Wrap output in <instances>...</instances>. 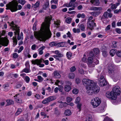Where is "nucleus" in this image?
<instances>
[{
    "mask_svg": "<svg viewBox=\"0 0 121 121\" xmlns=\"http://www.w3.org/2000/svg\"><path fill=\"white\" fill-rule=\"evenodd\" d=\"M50 20L46 18L44 22L41 25L40 31L34 33L35 38L40 41H45L51 37V33L49 29Z\"/></svg>",
    "mask_w": 121,
    "mask_h": 121,
    "instance_id": "1",
    "label": "nucleus"
},
{
    "mask_svg": "<svg viewBox=\"0 0 121 121\" xmlns=\"http://www.w3.org/2000/svg\"><path fill=\"white\" fill-rule=\"evenodd\" d=\"M87 90V93L89 95H91L95 93H97L99 91V87L96 85L95 83V85L91 86H86V87Z\"/></svg>",
    "mask_w": 121,
    "mask_h": 121,
    "instance_id": "2",
    "label": "nucleus"
},
{
    "mask_svg": "<svg viewBox=\"0 0 121 121\" xmlns=\"http://www.w3.org/2000/svg\"><path fill=\"white\" fill-rule=\"evenodd\" d=\"M8 23L9 24V26L12 27L13 30H15L14 32L15 35H16L17 34L18 35L17 39L18 40L21 39H22V37L20 35L19 27L17 25L14 24L13 21H12L10 23L9 22H8Z\"/></svg>",
    "mask_w": 121,
    "mask_h": 121,
    "instance_id": "3",
    "label": "nucleus"
},
{
    "mask_svg": "<svg viewBox=\"0 0 121 121\" xmlns=\"http://www.w3.org/2000/svg\"><path fill=\"white\" fill-rule=\"evenodd\" d=\"M18 3L16 2L12 1L6 5V9H10L12 12H15L18 10Z\"/></svg>",
    "mask_w": 121,
    "mask_h": 121,
    "instance_id": "4",
    "label": "nucleus"
},
{
    "mask_svg": "<svg viewBox=\"0 0 121 121\" xmlns=\"http://www.w3.org/2000/svg\"><path fill=\"white\" fill-rule=\"evenodd\" d=\"M101 101L98 97L93 98L91 100V104L93 108H95L99 106L101 103Z\"/></svg>",
    "mask_w": 121,
    "mask_h": 121,
    "instance_id": "5",
    "label": "nucleus"
},
{
    "mask_svg": "<svg viewBox=\"0 0 121 121\" xmlns=\"http://www.w3.org/2000/svg\"><path fill=\"white\" fill-rule=\"evenodd\" d=\"M82 82L84 84L87 85L88 86H92L95 85V83L93 81L91 80L86 79H83L82 80Z\"/></svg>",
    "mask_w": 121,
    "mask_h": 121,
    "instance_id": "6",
    "label": "nucleus"
},
{
    "mask_svg": "<svg viewBox=\"0 0 121 121\" xmlns=\"http://www.w3.org/2000/svg\"><path fill=\"white\" fill-rule=\"evenodd\" d=\"M117 95H118L117 94L112 91H111L110 93L107 92L106 94V96L107 98L113 100H115L117 99Z\"/></svg>",
    "mask_w": 121,
    "mask_h": 121,
    "instance_id": "7",
    "label": "nucleus"
},
{
    "mask_svg": "<svg viewBox=\"0 0 121 121\" xmlns=\"http://www.w3.org/2000/svg\"><path fill=\"white\" fill-rule=\"evenodd\" d=\"M55 54L56 55H54L53 56L56 60L60 61L62 60L61 57L64 56L63 54L60 53L58 50H56L55 51Z\"/></svg>",
    "mask_w": 121,
    "mask_h": 121,
    "instance_id": "8",
    "label": "nucleus"
},
{
    "mask_svg": "<svg viewBox=\"0 0 121 121\" xmlns=\"http://www.w3.org/2000/svg\"><path fill=\"white\" fill-rule=\"evenodd\" d=\"M99 86H104L107 84V82L104 78V76L101 75L99 79Z\"/></svg>",
    "mask_w": 121,
    "mask_h": 121,
    "instance_id": "9",
    "label": "nucleus"
},
{
    "mask_svg": "<svg viewBox=\"0 0 121 121\" xmlns=\"http://www.w3.org/2000/svg\"><path fill=\"white\" fill-rule=\"evenodd\" d=\"M114 66L113 65H109L108 68V72L109 74L112 76H114L115 73L114 68Z\"/></svg>",
    "mask_w": 121,
    "mask_h": 121,
    "instance_id": "10",
    "label": "nucleus"
},
{
    "mask_svg": "<svg viewBox=\"0 0 121 121\" xmlns=\"http://www.w3.org/2000/svg\"><path fill=\"white\" fill-rule=\"evenodd\" d=\"M87 64L90 67H94L95 66L94 62V60L93 58L90 56L88 57V59Z\"/></svg>",
    "mask_w": 121,
    "mask_h": 121,
    "instance_id": "11",
    "label": "nucleus"
},
{
    "mask_svg": "<svg viewBox=\"0 0 121 121\" xmlns=\"http://www.w3.org/2000/svg\"><path fill=\"white\" fill-rule=\"evenodd\" d=\"M94 21L93 20L91 21H88L87 24V28L91 30L94 29V27L96 26V23L94 22Z\"/></svg>",
    "mask_w": 121,
    "mask_h": 121,
    "instance_id": "12",
    "label": "nucleus"
},
{
    "mask_svg": "<svg viewBox=\"0 0 121 121\" xmlns=\"http://www.w3.org/2000/svg\"><path fill=\"white\" fill-rule=\"evenodd\" d=\"M42 60L37 59L34 60L32 61V64L34 65L37 64L38 65H39V67H42L44 66V64H40L42 62Z\"/></svg>",
    "mask_w": 121,
    "mask_h": 121,
    "instance_id": "13",
    "label": "nucleus"
},
{
    "mask_svg": "<svg viewBox=\"0 0 121 121\" xmlns=\"http://www.w3.org/2000/svg\"><path fill=\"white\" fill-rule=\"evenodd\" d=\"M112 91L117 94V95H120L121 93V91L120 90V87L117 86L114 87L113 88Z\"/></svg>",
    "mask_w": 121,
    "mask_h": 121,
    "instance_id": "14",
    "label": "nucleus"
},
{
    "mask_svg": "<svg viewBox=\"0 0 121 121\" xmlns=\"http://www.w3.org/2000/svg\"><path fill=\"white\" fill-rule=\"evenodd\" d=\"M0 44L4 46H7L8 43L3 38H1L0 39Z\"/></svg>",
    "mask_w": 121,
    "mask_h": 121,
    "instance_id": "15",
    "label": "nucleus"
},
{
    "mask_svg": "<svg viewBox=\"0 0 121 121\" xmlns=\"http://www.w3.org/2000/svg\"><path fill=\"white\" fill-rule=\"evenodd\" d=\"M112 16V14L111 13L108 12L107 11L105 12L103 15L102 17L105 18H107L108 17L111 18Z\"/></svg>",
    "mask_w": 121,
    "mask_h": 121,
    "instance_id": "16",
    "label": "nucleus"
},
{
    "mask_svg": "<svg viewBox=\"0 0 121 121\" xmlns=\"http://www.w3.org/2000/svg\"><path fill=\"white\" fill-rule=\"evenodd\" d=\"M53 73L55 78H59L61 77V75L58 71H55Z\"/></svg>",
    "mask_w": 121,
    "mask_h": 121,
    "instance_id": "17",
    "label": "nucleus"
},
{
    "mask_svg": "<svg viewBox=\"0 0 121 121\" xmlns=\"http://www.w3.org/2000/svg\"><path fill=\"white\" fill-rule=\"evenodd\" d=\"M40 2L39 1H37L34 4L32 5V7L33 8V9H36V8L39 7V6Z\"/></svg>",
    "mask_w": 121,
    "mask_h": 121,
    "instance_id": "18",
    "label": "nucleus"
},
{
    "mask_svg": "<svg viewBox=\"0 0 121 121\" xmlns=\"http://www.w3.org/2000/svg\"><path fill=\"white\" fill-rule=\"evenodd\" d=\"M90 1L92 4L96 6L100 4L99 0H91Z\"/></svg>",
    "mask_w": 121,
    "mask_h": 121,
    "instance_id": "19",
    "label": "nucleus"
},
{
    "mask_svg": "<svg viewBox=\"0 0 121 121\" xmlns=\"http://www.w3.org/2000/svg\"><path fill=\"white\" fill-rule=\"evenodd\" d=\"M71 87L69 85H65L64 86V89L65 91L67 92H68L71 89Z\"/></svg>",
    "mask_w": 121,
    "mask_h": 121,
    "instance_id": "20",
    "label": "nucleus"
},
{
    "mask_svg": "<svg viewBox=\"0 0 121 121\" xmlns=\"http://www.w3.org/2000/svg\"><path fill=\"white\" fill-rule=\"evenodd\" d=\"M65 6L67 7H73L74 5V3H72L70 1V2L69 3H66L65 4Z\"/></svg>",
    "mask_w": 121,
    "mask_h": 121,
    "instance_id": "21",
    "label": "nucleus"
},
{
    "mask_svg": "<svg viewBox=\"0 0 121 121\" xmlns=\"http://www.w3.org/2000/svg\"><path fill=\"white\" fill-rule=\"evenodd\" d=\"M117 51V50L115 49L111 50L110 51V55L112 56H113Z\"/></svg>",
    "mask_w": 121,
    "mask_h": 121,
    "instance_id": "22",
    "label": "nucleus"
},
{
    "mask_svg": "<svg viewBox=\"0 0 121 121\" xmlns=\"http://www.w3.org/2000/svg\"><path fill=\"white\" fill-rule=\"evenodd\" d=\"M22 111V110L21 108H18L15 113V115L16 116L18 115L21 113Z\"/></svg>",
    "mask_w": 121,
    "mask_h": 121,
    "instance_id": "23",
    "label": "nucleus"
},
{
    "mask_svg": "<svg viewBox=\"0 0 121 121\" xmlns=\"http://www.w3.org/2000/svg\"><path fill=\"white\" fill-rule=\"evenodd\" d=\"M7 102V105H9L11 104H14V102L12 100L10 99H7L6 100Z\"/></svg>",
    "mask_w": 121,
    "mask_h": 121,
    "instance_id": "24",
    "label": "nucleus"
},
{
    "mask_svg": "<svg viewBox=\"0 0 121 121\" xmlns=\"http://www.w3.org/2000/svg\"><path fill=\"white\" fill-rule=\"evenodd\" d=\"M49 102L51 101L54 100L56 99V98L55 96H52L49 97L48 98Z\"/></svg>",
    "mask_w": 121,
    "mask_h": 121,
    "instance_id": "25",
    "label": "nucleus"
},
{
    "mask_svg": "<svg viewBox=\"0 0 121 121\" xmlns=\"http://www.w3.org/2000/svg\"><path fill=\"white\" fill-rule=\"evenodd\" d=\"M60 23V21L59 20H57L56 21H54V24L57 26V27H59Z\"/></svg>",
    "mask_w": 121,
    "mask_h": 121,
    "instance_id": "26",
    "label": "nucleus"
},
{
    "mask_svg": "<svg viewBox=\"0 0 121 121\" xmlns=\"http://www.w3.org/2000/svg\"><path fill=\"white\" fill-rule=\"evenodd\" d=\"M77 17L78 18H79L81 17L82 18H84L85 17V15L84 13L81 14L79 13L77 15Z\"/></svg>",
    "mask_w": 121,
    "mask_h": 121,
    "instance_id": "27",
    "label": "nucleus"
},
{
    "mask_svg": "<svg viewBox=\"0 0 121 121\" xmlns=\"http://www.w3.org/2000/svg\"><path fill=\"white\" fill-rule=\"evenodd\" d=\"M68 77L69 78L71 79H73L75 77V75L74 73H71L69 74Z\"/></svg>",
    "mask_w": 121,
    "mask_h": 121,
    "instance_id": "28",
    "label": "nucleus"
},
{
    "mask_svg": "<svg viewBox=\"0 0 121 121\" xmlns=\"http://www.w3.org/2000/svg\"><path fill=\"white\" fill-rule=\"evenodd\" d=\"M64 114L66 116H68L71 114V112L69 110H66L65 111Z\"/></svg>",
    "mask_w": 121,
    "mask_h": 121,
    "instance_id": "29",
    "label": "nucleus"
},
{
    "mask_svg": "<svg viewBox=\"0 0 121 121\" xmlns=\"http://www.w3.org/2000/svg\"><path fill=\"white\" fill-rule=\"evenodd\" d=\"M93 51L94 53L96 55L99 54V53L100 51L98 48H94L93 49Z\"/></svg>",
    "mask_w": 121,
    "mask_h": 121,
    "instance_id": "30",
    "label": "nucleus"
},
{
    "mask_svg": "<svg viewBox=\"0 0 121 121\" xmlns=\"http://www.w3.org/2000/svg\"><path fill=\"white\" fill-rule=\"evenodd\" d=\"M100 13L99 12H94L91 13V14L93 16L96 17L100 14Z\"/></svg>",
    "mask_w": 121,
    "mask_h": 121,
    "instance_id": "31",
    "label": "nucleus"
},
{
    "mask_svg": "<svg viewBox=\"0 0 121 121\" xmlns=\"http://www.w3.org/2000/svg\"><path fill=\"white\" fill-rule=\"evenodd\" d=\"M72 20V18L70 17H68L65 20V22L68 24H70Z\"/></svg>",
    "mask_w": 121,
    "mask_h": 121,
    "instance_id": "32",
    "label": "nucleus"
},
{
    "mask_svg": "<svg viewBox=\"0 0 121 121\" xmlns=\"http://www.w3.org/2000/svg\"><path fill=\"white\" fill-rule=\"evenodd\" d=\"M79 28L82 31H84L85 29V25L83 24H82L79 25Z\"/></svg>",
    "mask_w": 121,
    "mask_h": 121,
    "instance_id": "33",
    "label": "nucleus"
},
{
    "mask_svg": "<svg viewBox=\"0 0 121 121\" xmlns=\"http://www.w3.org/2000/svg\"><path fill=\"white\" fill-rule=\"evenodd\" d=\"M18 2L22 5H24L26 2L25 0H18Z\"/></svg>",
    "mask_w": 121,
    "mask_h": 121,
    "instance_id": "34",
    "label": "nucleus"
},
{
    "mask_svg": "<svg viewBox=\"0 0 121 121\" xmlns=\"http://www.w3.org/2000/svg\"><path fill=\"white\" fill-rule=\"evenodd\" d=\"M22 72L28 73L30 72V70L29 68H26L22 70Z\"/></svg>",
    "mask_w": 121,
    "mask_h": 121,
    "instance_id": "35",
    "label": "nucleus"
},
{
    "mask_svg": "<svg viewBox=\"0 0 121 121\" xmlns=\"http://www.w3.org/2000/svg\"><path fill=\"white\" fill-rule=\"evenodd\" d=\"M119 4V3H117L116 4H113L111 6V9H115L117 8V6Z\"/></svg>",
    "mask_w": 121,
    "mask_h": 121,
    "instance_id": "36",
    "label": "nucleus"
},
{
    "mask_svg": "<svg viewBox=\"0 0 121 121\" xmlns=\"http://www.w3.org/2000/svg\"><path fill=\"white\" fill-rule=\"evenodd\" d=\"M80 98L79 97H77L75 101V103L76 104L80 103Z\"/></svg>",
    "mask_w": 121,
    "mask_h": 121,
    "instance_id": "37",
    "label": "nucleus"
},
{
    "mask_svg": "<svg viewBox=\"0 0 121 121\" xmlns=\"http://www.w3.org/2000/svg\"><path fill=\"white\" fill-rule=\"evenodd\" d=\"M49 102L48 100V98L44 100H43L42 101V103L44 104H48Z\"/></svg>",
    "mask_w": 121,
    "mask_h": 121,
    "instance_id": "38",
    "label": "nucleus"
},
{
    "mask_svg": "<svg viewBox=\"0 0 121 121\" xmlns=\"http://www.w3.org/2000/svg\"><path fill=\"white\" fill-rule=\"evenodd\" d=\"M72 92L73 94H77L78 92V90L77 88H74L73 89Z\"/></svg>",
    "mask_w": 121,
    "mask_h": 121,
    "instance_id": "39",
    "label": "nucleus"
},
{
    "mask_svg": "<svg viewBox=\"0 0 121 121\" xmlns=\"http://www.w3.org/2000/svg\"><path fill=\"white\" fill-rule=\"evenodd\" d=\"M35 98L37 100H39L41 98L40 95L39 94H36L34 95Z\"/></svg>",
    "mask_w": 121,
    "mask_h": 121,
    "instance_id": "40",
    "label": "nucleus"
},
{
    "mask_svg": "<svg viewBox=\"0 0 121 121\" xmlns=\"http://www.w3.org/2000/svg\"><path fill=\"white\" fill-rule=\"evenodd\" d=\"M66 54L67 57L69 58H71L72 55V53L70 52H67Z\"/></svg>",
    "mask_w": 121,
    "mask_h": 121,
    "instance_id": "41",
    "label": "nucleus"
},
{
    "mask_svg": "<svg viewBox=\"0 0 121 121\" xmlns=\"http://www.w3.org/2000/svg\"><path fill=\"white\" fill-rule=\"evenodd\" d=\"M37 78L39 80V82H42L43 80V78L41 76H38Z\"/></svg>",
    "mask_w": 121,
    "mask_h": 121,
    "instance_id": "42",
    "label": "nucleus"
},
{
    "mask_svg": "<svg viewBox=\"0 0 121 121\" xmlns=\"http://www.w3.org/2000/svg\"><path fill=\"white\" fill-rule=\"evenodd\" d=\"M117 42L115 41H114L112 43V47L113 48H116L117 47Z\"/></svg>",
    "mask_w": 121,
    "mask_h": 121,
    "instance_id": "43",
    "label": "nucleus"
},
{
    "mask_svg": "<svg viewBox=\"0 0 121 121\" xmlns=\"http://www.w3.org/2000/svg\"><path fill=\"white\" fill-rule=\"evenodd\" d=\"M56 42H52L50 43L49 44V46L51 47H53L54 46H56Z\"/></svg>",
    "mask_w": 121,
    "mask_h": 121,
    "instance_id": "44",
    "label": "nucleus"
},
{
    "mask_svg": "<svg viewBox=\"0 0 121 121\" xmlns=\"http://www.w3.org/2000/svg\"><path fill=\"white\" fill-rule=\"evenodd\" d=\"M91 115H89L87 117L85 121H91Z\"/></svg>",
    "mask_w": 121,
    "mask_h": 121,
    "instance_id": "45",
    "label": "nucleus"
},
{
    "mask_svg": "<svg viewBox=\"0 0 121 121\" xmlns=\"http://www.w3.org/2000/svg\"><path fill=\"white\" fill-rule=\"evenodd\" d=\"M77 108L79 110V111H80L81 108V107L82 105V104L81 103H80L77 104Z\"/></svg>",
    "mask_w": 121,
    "mask_h": 121,
    "instance_id": "46",
    "label": "nucleus"
},
{
    "mask_svg": "<svg viewBox=\"0 0 121 121\" xmlns=\"http://www.w3.org/2000/svg\"><path fill=\"white\" fill-rule=\"evenodd\" d=\"M72 100V98L69 97H67L66 98V101L68 103H69Z\"/></svg>",
    "mask_w": 121,
    "mask_h": 121,
    "instance_id": "47",
    "label": "nucleus"
},
{
    "mask_svg": "<svg viewBox=\"0 0 121 121\" xmlns=\"http://www.w3.org/2000/svg\"><path fill=\"white\" fill-rule=\"evenodd\" d=\"M25 80L26 82L28 83L29 82L30 78L28 76H26L25 78Z\"/></svg>",
    "mask_w": 121,
    "mask_h": 121,
    "instance_id": "48",
    "label": "nucleus"
},
{
    "mask_svg": "<svg viewBox=\"0 0 121 121\" xmlns=\"http://www.w3.org/2000/svg\"><path fill=\"white\" fill-rule=\"evenodd\" d=\"M76 69L75 67V66H73L70 68V71L71 72H73L75 71Z\"/></svg>",
    "mask_w": 121,
    "mask_h": 121,
    "instance_id": "49",
    "label": "nucleus"
},
{
    "mask_svg": "<svg viewBox=\"0 0 121 121\" xmlns=\"http://www.w3.org/2000/svg\"><path fill=\"white\" fill-rule=\"evenodd\" d=\"M15 100L17 103H22V100L21 99H19L18 98H15Z\"/></svg>",
    "mask_w": 121,
    "mask_h": 121,
    "instance_id": "50",
    "label": "nucleus"
},
{
    "mask_svg": "<svg viewBox=\"0 0 121 121\" xmlns=\"http://www.w3.org/2000/svg\"><path fill=\"white\" fill-rule=\"evenodd\" d=\"M117 56L120 57H121V51H118L116 53Z\"/></svg>",
    "mask_w": 121,
    "mask_h": 121,
    "instance_id": "51",
    "label": "nucleus"
},
{
    "mask_svg": "<svg viewBox=\"0 0 121 121\" xmlns=\"http://www.w3.org/2000/svg\"><path fill=\"white\" fill-rule=\"evenodd\" d=\"M102 54L103 56L105 57H106L108 55V53L106 51H102Z\"/></svg>",
    "mask_w": 121,
    "mask_h": 121,
    "instance_id": "52",
    "label": "nucleus"
},
{
    "mask_svg": "<svg viewBox=\"0 0 121 121\" xmlns=\"http://www.w3.org/2000/svg\"><path fill=\"white\" fill-rule=\"evenodd\" d=\"M78 71L79 73L81 74H84V71L83 70V69H82V68L79 69L78 70Z\"/></svg>",
    "mask_w": 121,
    "mask_h": 121,
    "instance_id": "53",
    "label": "nucleus"
},
{
    "mask_svg": "<svg viewBox=\"0 0 121 121\" xmlns=\"http://www.w3.org/2000/svg\"><path fill=\"white\" fill-rule=\"evenodd\" d=\"M62 43V42H60L58 43L56 42V46H57L58 47H62V46L61 45Z\"/></svg>",
    "mask_w": 121,
    "mask_h": 121,
    "instance_id": "54",
    "label": "nucleus"
},
{
    "mask_svg": "<svg viewBox=\"0 0 121 121\" xmlns=\"http://www.w3.org/2000/svg\"><path fill=\"white\" fill-rule=\"evenodd\" d=\"M24 47L23 46H21L19 48V50L18 51V53H19L23 49Z\"/></svg>",
    "mask_w": 121,
    "mask_h": 121,
    "instance_id": "55",
    "label": "nucleus"
},
{
    "mask_svg": "<svg viewBox=\"0 0 121 121\" xmlns=\"http://www.w3.org/2000/svg\"><path fill=\"white\" fill-rule=\"evenodd\" d=\"M37 23L35 22L33 25V30L35 31L36 30V26Z\"/></svg>",
    "mask_w": 121,
    "mask_h": 121,
    "instance_id": "56",
    "label": "nucleus"
},
{
    "mask_svg": "<svg viewBox=\"0 0 121 121\" xmlns=\"http://www.w3.org/2000/svg\"><path fill=\"white\" fill-rule=\"evenodd\" d=\"M18 57V54L16 53H14L13 54V57L14 58H16Z\"/></svg>",
    "mask_w": 121,
    "mask_h": 121,
    "instance_id": "57",
    "label": "nucleus"
},
{
    "mask_svg": "<svg viewBox=\"0 0 121 121\" xmlns=\"http://www.w3.org/2000/svg\"><path fill=\"white\" fill-rule=\"evenodd\" d=\"M103 121H113L111 119L108 117H105Z\"/></svg>",
    "mask_w": 121,
    "mask_h": 121,
    "instance_id": "58",
    "label": "nucleus"
},
{
    "mask_svg": "<svg viewBox=\"0 0 121 121\" xmlns=\"http://www.w3.org/2000/svg\"><path fill=\"white\" fill-rule=\"evenodd\" d=\"M58 0H52L51 2V4L52 3H54L55 4H57L58 2Z\"/></svg>",
    "mask_w": 121,
    "mask_h": 121,
    "instance_id": "59",
    "label": "nucleus"
},
{
    "mask_svg": "<svg viewBox=\"0 0 121 121\" xmlns=\"http://www.w3.org/2000/svg\"><path fill=\"white\" fill-rule=\"evenodd\" d=\"M76 83L77 84H78L80 83V80L78 78H76L75 80Z\"/></svg>",
    "mask_w": 121,
    "mask_h": 121,
    "instance_id": "60",
    "label": "nucleus"
},
{
    "mask_svg": "<svg viewBox=\"0 0 121 121\" xmlns=\"http://www.w3.org/2000/svg\"><path fill=\"white\" fill-rule=\"evenodd\" d=\"M25 65L26 68H29L30 67V65L28 61H27L25 64Z\"/></svg>",
    "mask_w": 121,
    "mask_h": 121,
    "instance_id": "61",
    "label": "nucleus"
},
{
    "mask_svg": "<svg viewBox=\"0 0 121 121\" xmlns=\"http://www.w3.org/2000/svg\"><path fill=\"white\" fill-rule=\"evenodd\" d=\"M45 48V47L44 46H43L41 48H40L38 50L40 51H42Z\"/></svg>",
    "mask_w": 121,
    "mask_h": 121,
    "instance_id": "62",
    "label": "nucleus"
},
{
    "mask_svg": "<svg viewBox=\"0 0 121 121\" xmlns=\"http://www.w3.org/2000/svg\"><path fill=\"white\" fill-rule=\"evenodd\" d=\"M94 63L95 64H97L99 63V60L97 59H95V60H94Z\"/></svg>",
    "mask_w": 121,
    "mask_h": 121,
    "instance_id": "63",
    "label": "nucleus"
},
{
    "mask_svg": "<svg viewBox=\"0 0 121 121\" xmlns=\"http://www.w3.org/2000/svg\"><path fill=\"white\" fill-rule=\"evenodd\" d=\"M82 6L81 5H80L77 7L78 9L79 10H81L82 9Z\"/></svg>",
    "mask_w": 121,
    "mask_h": 121,
    "instance_id": "64",
    "label": "nucleus"
}]
</instances>
